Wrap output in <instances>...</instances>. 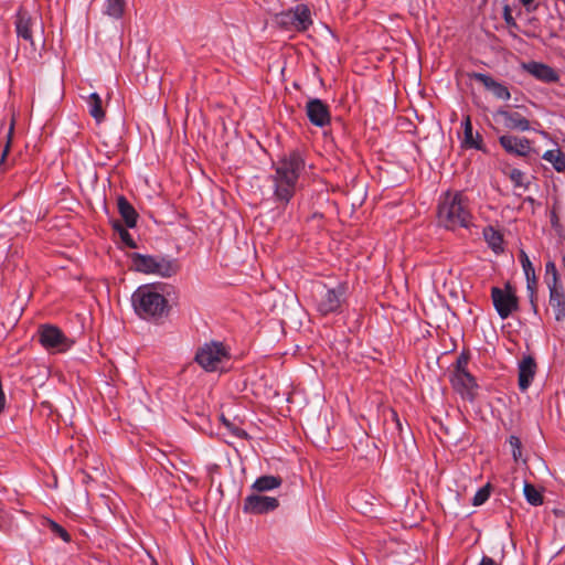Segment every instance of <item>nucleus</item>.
<instances>
[{"instance_id":"37","label":"nucleus","mask_w":565,"mask_h":565,"mask_svg":"<svg viewBox=\"0 0 565 565\" xmlns=\"http://www.w3.org/2000/svg\"><path fill=\"white\" fill-rule=\"evenodd\" d=\"M519 484H522L523 487V494H540L535 487L525 480L519 481Z\"/></svg>"},{"instance_id":"53","label":"nucleus","mask_w":565,"mask_h":565,"mask_svg":"<svg viewBox=\"0 0 565 565\" xmlns=\"http://www.w3.org/2000/svg\"><path fill=\"white\" fill-rule=\"evenodd\" d=\"M223 422L227 425V422L225 419V416H222Z\"/></svg>"},{"instance_id":"3","label":"nucleus","mask_w":565,"mask_h":565,"mask_svg":"<svg viewBox=\"0 0 565 565\" xmlns=\"http://www.w3.org/2000/svg\"><path fill=\"white\" fill-rule=\"evenodd\" d=\"M131 302L137 316L145 320H159L169 310L167 298L151 284L139 286L131 296Z\"/></svg>"},{"instance_id":"34","label":"nucleus","mask_w":565,"mask_h":565,"mask_svg":"<svg viewBox=\"0 0 565 565\" xmlns=\"http://www.w3.org/2000/svg\"><path fill=\"white\" fill-rule=\"evenodd\" d=\"M46 522H47V525L51 529V531L53 533H55L56 535H58L63 541H65V542L71 541V536L64 527H62L60 524H57L56 522H54L52 520H46Z\"/></svg>"},{"instance_id":"22","label":"nucleus","mask_w":565,"mask_h":565,"mask_svg":"<svg viewBox=\"0 0 565 565\" xmlns=\"http://www.w3.org/2000/svg\"><path fill=\"white\" fill-rule=\"evenodd\" d=\"M463 128V141L462 145L466 148L484 151V145L482 136L479 132L473 134L470 116H467L462 120Z\"/></svg>"},{"instance_id":"21","label":"nucleus","mask_w":565,"mask_h":565,"mask_svg":"<svg viewBox=\"0 0 565 565\" xmlns=\"http://www.w3.org/2000/svg\"><path fill=\"white\" fill-rule=\"evenodd\" d=\"M32 24L33 22L30 13L25 9L20 8L17 11L14 21L17 35L33 45Z\"/></svg>"},{"instance_id":"15","label":"nucleus","mask_w":565,"mask_h":565,"mask_svg":"<svg viewBox=\"0 0 565 565\" xmlns=\"http://www.w3.org/2000/svg\"><path fill=\"white\" fill-rule=\"evenodd\" d=\"M537 371V364L532 355H524L518 363V385L521 392H525L532 384Z\"/></svg>"},{"instance_id":"16","label":"nucleus","mask_w":565,"mask_h":565,"mask_svg":"<svg viewBox=\"0 0 565 565\" xmlns=\"http://www.w3.org/2000/svg\"><path fill=\"white\" fill-rule=\"evenodd\" d=\"M494 117L500 118L502 120L503 126L507 129L518 131L531 130V124L529 119H526L523 115H521L518 111H511L504 108H499L494 113Z\"/></svg>"},{"instance_id":"10","label":"nucleus","mask_w":565,"mask_h":565,"mask_svg":"<svg viewBox=\"0 0 565 565\" xmlns=\"http://www.w3.org/2000/svg\"><path fill=\"white\" fill-rule=\"evenodd\" d=\"M449 381L454 391L459 394L463 401L475 403L478 396L479 385L476 377L470 372L450 374Z\"/></svg>"},{"instance_id":"38","label":"nucleus","mask_w":565,"mask_h":565,"mask_svg":"<svg viewBox=\"0 0 565 565\" xmlns=\"http://www.w3.org/2000/svg\"><path fill=\"white\" fill-rule=\"evenodd\" d=\"M503 18L508 25L516 26V22H515L514 18L512 17L511 10L508 6L504 7Z\"/></svg>"},{"instance_id":"32","label":"nucleus","mask_w":565,"mask_h":565,"mask_svg":"<svg viewBox=\"0 0 565 565\" xmlns=\"http://www.w3.org/2000/svg\"><path fill=\"white\" fill-rule=\"evenodd\" d=\"M545 269L547 276V286L550 287L551 285H561L555 264L553 262H547Z\"/></svg>"},{"instance_id":"14","label":"nucleus","mask_w":565,"mask_h":565,"mask_svg":"<svg viewBox=\"0 0 565 565\" xmlns=\"http://www.w3.org/2000/svg\"><path fill=\"white\" fill-rule=\"evenodd\" d=\"M499 143L505 152L518 157H526L531 152V141L525 137L503 135L499 137Z\"/></svg>"},{"instance_id":"30","label":"nucleus","mask_w":565,"mask_h":565,"mask_svg":"<svg viewBox=\"0 0 565 565\" xmlns=\"http://www.w3.org/2000/svg\"><path fill=\"white\" fill-rule=\"evenodd\" d=\"M507 443L509 444L510 448H511V455H512V458H513V461L515 463H526V458H523L522 456V441L520 439V437L515 436V435H511Z\"/></svg>"},{"instance_id":"7","label":"nucleus","mask_w":565,"mask_h":565,"mask_svg":"<svg viewBox=\"0 0 565 565\" xmlns=\"http://www.w3.org/2000/svg\"><path fill=\"white\" fill-rule=\"evenodd\" d=\"M491 299L493 307L501 319H508L519 309V299L514 288L507 282L503 288L492 287Z\"/></svg>"},{"instance_id":"44","label":"nucleus","mask_w":565,"mask_h":565,"mask_svg":"<svg viewBox=\"0 0 565 565\" xmlns=\"http://www.w3.org/2000/svg\"><path fill=\"white\" fill-rule=\"evenodd\" d=\"M551 224L556 226L558 224V216L555 211L551 212Z\"/></svg>"},{"instance_id":"43","label":"nucleus","mask_w":565,"mask_h":565,"mask_svg":"<svg viewBox=\"0 0 565 565\" xmlns=\"http://www.w3.org/2000/svg\"><path fill=\"white\" fill-rule=\"evenodd\" d=\"M490 493V484H486L484 487L479 488L475 494H489Z\"/></svg>"},{"instance_id":"4","label":"nucleus","mask_w":565,"mask_h":565,"mask_svg":"<svg viewBox=\"0 0 565 565\" xmlns=\"http://www.w3.org/2000/svg\"><path fill=\"white\" fill-rule=\"evenodd\" d=\"M347 282H339L334 287L319 282L312 296L313 309L321 317L340 315L343 305L347 302Z\"/></svg>"},{"instance_id":"52","label":"nucleus","mask_w":565,"mask_h":565,"mask_svg":"<svg viewBox=\"0 0 565 565\" xmlns=\"http://www.w3.org/2000/svg\"><path fill=\"white\" fill-rule=\"evenodd\" d=\"M418 518H423V511H419Z\"/></svg>"},{"instance_id":"1","label":"nucleus","mask_w":565,"mask_h":565,"mask_svg":"<svg viewBox=\"0 0 565 565\" xmlns=\"http://www.w3.org/2000/svg\"><path fill=\"white\" fill-rule=\"evenodd\" d=\"M305 167V159L299 151H291L273 164L274 173L269 175V180L273 184V199L277 206L286 207L292 200Z\"/></svg>"},{"instance_id":"11","label":"nucleus","mask_w":565,"mask_h":565,"mask_svg":"<svg viewBox=\"0 0 565 565\" xmlns=\"http://www.w3.org/2000/svg\"><path fill=\"white\" fill-rule=\"evenodd\" d=\"M306 115L311 125L324 128L331 124L329 105L320 98H310L306 104Z\"/></svg>"},{"instance_id":"49","label":"nucleus","mask_w":565,"mask_h":565,"mask_svg":"<svg viewBox=\"0 0 565 565\" xmlns=\"http://www.w3.org/2000/svg\"><path fill=\"white\" fill-rule=\"evenodd\" d=\"M554 513H555L556 515H563V512H562V511H558V510H554Z\"/></svg>"},{"instance_id":"26","label":"nucleus","mask_w":565,"mask_h":565,"mask_svg":"<svg viewBox=\"0 0 565 565\" xmlns=\"http://www.w3.org/2000/svg\"><path fill=\"white\" fill-rule=\"evenodd\" d=\"M281 483L282 479L279 476H260L254 481L252 488L257 492H267L279 488Z\"/></svg>"},{"instance_id":"35","label":"nucleus","mask_w":565,"mask_h":565,"mask_svg":"<svg viewBox=\"0 0 565 565\" xmlns=\"http://www.w3.org/2000/svg\"><path fill=\"white\" fill-rule=\"evenodd\" d=\"M119 235H120V238H121V242L130 247V248H136L137 247V244L134 239V237L131 236V234L125 230V228H121L120 232H119Z\"/></svg>"},{"instance_id":"20","label":"nucleus","mask_w":565,"mask_h":565,"mask_svg":"<svg viewBox=\"0 0 565 565\" xmlns=\"http://www.w3.org/2000/svg\"><path fill=\"white\" fill-rule=\"evenodd\" d=\"M550 290V307L553 309L554 318L556 321L565 319V292L562 285H551Z\"/></svg>"},{"instance_id":"46","label":"nucleus","mask_w":565,"mask_h":565,"mask_svg":"<svg viewBox=\"0 0 565 565\" xmlns=\"http://www.w3.org/2000/svg\"><path fill=\"white\" fill-rule=\"evenodd\" d=\"M391 415H392V419L394 420V423H397L398 420H401L399 416L395 409H391Z\"/></svg>"},{"instance_id":"5","label":"nucleus","mask_w":565,"mask_h":565,"mask_svg":"<svg viewBox=\"0 0 565 565\" xmlns=\"http://www.w3.org/2000/svg\"><path fill=\"white\" fill-rule=\"evenodd\" d=\"M231 359L230 349L221 341L212 340L198 348L194 361L206 372L223 370Z\"/></svg>"},{"instance_id":"19","label":"nucleus","mask_w":565,"mask_h":565,"mask_svg":"<svg viewBox=\"0 0 565 565\" xmlns=\"http://www.w3.org/2000/svg\"><path fill=\"white\" fill-rule=\"evenodd\" d=\"M470 76L481 83L487 89L491 90L497 98L502 100H509L511 98V93L508 86L497 82L490 75L484 73H472Z\"/></svg>"},{"instance_id":"12","label":"nucleus","mask_w":565,"mask_h":565,"mask_svg":"<svg viewBox=\"0 0 565 565\" xmlns=\"http://www.w3.org/2000/svg\"><path fill=\"white\" fill-rule=\"evenodd\" d=\"M519 259L522 265L524 276L526 279V290H527V296H529V300L531 303V308L534 311V313H537V294H536L537 279H536L534 266H533L532 262L530 260L527 254L524 250L520 252Z\"/></svg>"},{"instance_id":"24","label":"nucleus","mask_w":565,"mask_h":565,"mask_svg":"<svg viewBox=\"0 0 565 565\" xmlns=\"http://www.w3.org/2000/svg\"><path fill=\"white\" fill-rule=\"evenodd\" d=\"M483 238L488 246L495 253L500 254L504 250L503 235L492 225H488L482 231Z\"/></svg>"},{"instance_id":"33","label":"nucleus","mask_w":565,"mask_h":565,"mask_svg":"<svg viewBox=\"0 0 565 565\" xmlns=\"http://www.w3.org/2000/svg\"><path fill=\"white\" fill-rule=\"evenodd\" d=\"M469 356L466 353H460L456 360L455 369L451 374L468 373Z\"/></svg>"},{"instance_id":"9","label":"nucleus","mask_w":565,"mask_h":565,"mask_svg":"<svg viewBox=\"0 0 565 565\" xmlns=\"http://www.w3.org/2000/svg\"><path fill=\"white\" fill-rule=\"evenodd\" d=\"M209 476L211 481V491L217 494H241L242 487L234 480L231 473H221L217 465L209 467Z\"/></svg>"},{"instance_id":"27","label":"nucleus","mask_w":565,"mask_h":565,"mask_svg":"<svg viewBox=\"0 0 565 565\" xmlns=\"http://www.w3.org/2000/svg\"><path fill=\"white\" fill-rule=\"evenodd\" d=\"M87 107L89 115L97 124L105 119V111L103 109V102L97 93H92L87 98Z\"/></svg>"},{"instance_id":"25","label":"nucleus","mask_w":565,"mask_h":565,"mask_svg":"<svg viewBox=\"0 0 565 565\" xmlns=\"http://www.w3.org/2000/svg\"><path fill=\"white\" fill-rule=\"evenodd\" d=\"M128 257L134 270L146 275H151L154 255H143L135 252L129 254Z\"/></svg>"},{"instance_id":"39","label":"nucleus","mask_w":565,"mask_h":565,"mask_svg":"<svg viewBox=\"0 0 565 565\" xmlns=\"http://www.w3.org/2000/svg\"><path fill=\"white\" fill-rule=\"evenodd\" d=\"M527 502L533 507H539L544 503V497H525Z\"/></svg>"},{"instance_id":"31","label":"nucleus","mask_w":565,"mask_h":565,"mask_svg":"<svg viewBox=\"0 0 565 565\" xmlns=\"http://www.w3.org/2000/svg\"><path fill=\"white\" fill-rule=\"evenodd\" d=\"M510 181L512 182L514 188H522L524 190L529 189L530 181L526 179V175L520 169L513 168L508 174Z\"/></svg>"},{"instance_id":"23","label":"nucleus","mask_w":565,"mask_h":565,"mask_svg":"<svg viewBox=\"0 0 565 565\" xmlns=\"http://www.w3.org/2000/svg\"><path fill=\"white\" fill-rule=\"evenodd\" d=\"M117 207L127 227H135L138 221V213L136 212L131 203L124 195L118 196Z\"/></svg>"},{"instance_id":"41","label":"nucleus","mask_w":565,"mask_h":565,"mask_svg":"<svg viewBox=\"0 0 565 565\" xmlns=\"http://www.w3.org/2000/svg\"><path fill=\"white\" fill-rule=\"evenodd\" d=\"M489 497H473L472 504L475 507L482 505Z\"/></svg>"},{"instance_id":"18","label":"nucleus","mask_w":565,"mask_h":565,"mask_svg":"<svg viewBox=\"0 0 565 565\" xmlns=\"http://www.w3.org/2000/svg\"><path fill=\"white\" fill-rule=\"evenodd\" d=\"M278 505L276 497H246L244 511L253 514H263L275 510Z\"/></svg>"},{"instance_id":"40","label":"nucleus","mask_w":565,"mask_h":565,"mask_svg":"<svg viewBox=\"0 0 565 565\" xmlns=\"http://www.w3.org/2000/svg\"><path fill=\"white\" fill-rule=\"evenodd\" d=\"M521 3L525 7L526 11L532 12L537 9L535 0H521Z\"/></svg>"},{"instance_id":"51","label":"nucleus","mask_w":565,"mask_h":565,"mask_svg":"<svg viewBox=\"0 0 565 565\" xmlns=\"http://www.w3.org/2000/svg\"><path fill=\"white\" fill-rule=\"evenodd\" d=\"M541 135H543L544 137H546V136H547V132H545V131H541Z\"/></svg>"},{"instance_id":"42","label":"nucleus","mask_w":565,"mask_h":565,"mask_svg":"<svg viewBox=\"0 0 565 565\" xmlns=\"http://www.w3.org/2000/svg\"><path fill=\"white\" fill-rule=\"evenodd\" d=\"M479 565H498L495 561L489 556H483Z\"/></svg>"},{"instance_id":"45","label":"nucleus","mask_w":565,"mask_h":565,"mask_svg":"<svg viewBox=\"0 0 565 565\" xmlns=\"http://www.w3.org/2000/svg\"><path fill=\"white\" fill-rule=\"evenodd\" d=\"M391 415H392V419L394 420V423H397L398 420H401L399 416L395 409H391Z\"/></svg>"},{"instance_id":"6","label":"nucleus","mask_w":565,"mask_h":565,"mask_svg":"<svg viewBox=\"0 0 565 565\" xmlns=\"http://www.w3.org/2000/svg\"><path fill=\"white\" fill-rule=\"evenodd\" d=\"M275 21L281 30L298 33L308 31L313 24L310 8L305 3L277 13Z\"/></svg>"},{"instance_id":"28","label":"nucleus","mask_w":565,"mask_h":565,"mask_svg":"<svg viewBox=\"0 0 565 565\" xmlns=\"http://www.w3.org/2000/svg\"><path fill=\"white\" fill-rule=\"evenodd\" d=\"M542 159L550 162L556 172H565V152L559 148L545 151Z\"/></svg>"},{"instance_id":"50","label":"nucleus","mask_w":565,"mask_h":565,"mask_svg":"<svg viewBox=\"0 0 565 565\" xmlns=\"http://www.w3.org/2000/svg\"><path fill=\"white\" fill-rule=\"evenodd\" d=\"M413 504L417 508L419 507V503L416 500L413 502Z\"/></svg>"},{"instance_id":"17","label":"nucleus","mask_w":565,"mask_h":565,"mask_svg":"<svg viewBox=\"0 0 565 565\" xmlns=\"http://www.w3.org/2000/svg\"><path fill=\"white\" fill-rule=\"evenodd\" d=\"M180 270V264L175 258L167 255H154L151 275L170 278Z\"/></svg>"},{"instance_id":"13","label":"nucleus","mask_w":565,"mask_h":565,"mask_svg":"<svg viewBox=\"0 0 565 565\" xmlns=\"http://www.w3.org/2000/svg\"><path fill=\"white\" fill-rule=\"evenodd\" d=\"M521 67L523 71L532 75L535 79L546 83L553 84L559 81V74L552 66L536 61H530L526 63H522Z\"/></svg>"},{"instance_id":"36","label":"nucleus","mask_w":565,"mask_h":565,"mask_svg":"<svg viewBox=\"0 0 565 565\" xmlns=\"http://www.w3.org/2000/svg\"><path fill=\"white\" fill-rule=\"evenodd\" d=\"M189 499L191 497H188ZM194 500H188V504L195 511L201 512L205 508V499L200 497H192Z\"/></svg>"},{"instance_id":"47","label":"nucleus","mask_w":565,"mask_h":565,"mask_svg":"<svg viewBox=\"0 0 565 565\" xmlns=\"http://www.w3.org/2000/svg\"><path fill=\"white\" fill-rule=\"evenodd\" d=\"M395 425H396L397 430H398L399 433H402L403 427H402V423H401V420H398L397 423H395Z\"/></svg>"},{"instance_id":"29","label":"nucleus","mask_w":565,"mask_h":565,"mask_svg":"<svg viewBox=\"0 0 565 565\" xmlns=\"http://www.w3.org/2000/svg\"><path fill=\"white\" fill-rule=\"evenodd\" d=\"M125 6V0H105L103 12L104 14L118 20L124 15Z\"/></svg>"},{"instance_id":"2","label":"nucleus","mask_w":565,"mask_h":565,"mask_svg":"<svg viewBox=\"0 0 565 565\" xmlns=\"http://www.w3.org/2000/svg\"><path fill=\"white\" fill-rule=\"evenodd\" d=\"M436 216L441 227L452 232L475 225L471 202L461 190H447L439 195Z\"/></svg>"},{"instance_id":"8","label":"nucleus","mask_w":565,"mask_h":565,"mask_svg":"<svg viewBox=\"0 0 565 565\" xmlns=\"http://www.w3.org/2000/svg\"><path fill=\"white\" fill-rule=\"evenodd\" d=\"M40 344L47 351L65 352L73 341H71L63 331L53 324H41L38 330Z\"/></svg>"},{"instance_id":"48","label":"nucleus","mask_w":565,"mask_h":565,"mask_svg":"<svg viewBox=\"0 0 565 565\" xmlns=\"http://www.w3.org/2000/svg\"><path fill=\"white\" fill-rule=\"evenodd\" d=\"M412 503V498L411 497H407V500H406V508Z\"/></svg>"}]
</instances>
